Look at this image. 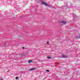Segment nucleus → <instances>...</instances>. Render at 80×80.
Listing matches in <instances>:
<instances>
[{
  "label": "nucleus",
  "instance_id": "nucleus-1",
  "mask_svg": "<svg viewBox=\"0 0 80 80\" xmlns=\"http://www.w3.org/2000/svg\"><path fill=\"white\" fill-rule=\"evenodd\" d=\"M42 5H44L45 6H47L48 7H50V5H48L47 3L45 2H42Z\"/></svg>",
  "mask_w": 80,
  "mask_h": 80
},
{
  "label": "nucleus",
  "instance_id": "nucleus-2",
  "mask_svg": "<svg viewBox=\"0 0 80 80\" xmlns=\"http://www.w3.org/2000/svg\"><path fill=\"white\" fill-rule=\"evenodd\" d=\"M68 57V56L67 55H61V58H67Z\"/></svg>",
  "mask_w": 80,
  "mask_h": 80
},
{
  "label": "nucleus",
  "instance_id": "nucleus-3",
  "mask_svg": "<svg viewBox=\"0 0 80 80\" xmlns=\"http://www.w3.org/2000/svg\"><path fill=\"white\" fill-rule=\"evenodd\" d=\"M61 22L63 24H66L67 23V22L63 20L61 21Z\"/></svg>",
  "mask_w": 80,
  "mask_h": 80
},
{
  "label": "nucleus",
  "instance_id": "nucleus-4",
  "mask_svg": "<svg viewBox=\"0 0 80 80\" xmlns=\"http://www.w3.org/2000/svg\"><path fill=\"white\" fill-rule=\"evenodd\" d=\"M35 70V68H32L28 70V71H30L31 70Z\"/></svg>",
  "mask_w": 80,
  "mask_h": 80
},
{
  "label": "nucleus",
  "instance_id": "nucleus-5",
  "mask_svg": "<svg viewBox=\"0 0 80 80\" xmlns=\"http://www.w3.org/2000/svg\"><path fill=\"white\" fill-rule=\"evenodd\" d=\"M33 62V61L31 60H29L28 61V63H31V62Z\"/></svg>",
  "mask_w": 80,
  "mask_h": 80
},
{
  "label": "nucleus",
  "instance_id": "nucleus-6",
  "mask_svg": "<svg viewBox=\"0 0 80 80\" xmlns=\"http://www.w3.org/2000/svg\"><path fill=\"white\" fill-rule=\"evenodd\" d=\"M47 58H51V57H49V56H48L47 57Z\"/></svg>",
  "mask_w": 80,
  "mask_h": 80
},
{
  "label": "nucleus",
  "instance_id": "nucleus-7",
  "mask_svg": "<svg viewBox=\"0 0 80 80\" xmlns=\"http://www.w3.org/2000/svg\"><path fill=\"white\" fill-rule=\"evenodd\" d=\"M47 44H48V45H49V42H47Z\"/></svg>",
  "mask_w": 80,
  "mask_h": 80
},
{
  "label": "nucleus",
  "instance_id": "nucleus-8",
  "mask_svg": "<svg viewBox=\"0 0 80 80\" xmlns=\"http://www.w3.org/2000/svg\"><path fill=\"white\" fill-rule=\"evenodd\" d=\"M18 77H16V80H17V79H18Z\"/></svg>",
  "mask_w": 80,
  "mask_h": 80
},
{
  "label": "nucleus",
  "instance_id": "nucleus-9",
  "mask_svg": "<svg viewBox=\"0 0 80 80\" xmlns=\"http://www.w3.org/2000/svg\"><path fill=\"white\" fill-rule=\"evenodd\" d=\"M47 72H49L48 70H46Z\"/></svg>",
  "mask_w": 80,
  "mask_h": 80
},
{
  "label": "nucleus",
  "instance_id": "nucleus-10",
  "mask_svg": "<svg viewBox=\"0 0 80 80\" xmlns=\"http://www.w3.org/2000/svg\"><path fill=\"white\" fill-rule=\"evenodd\" d=\"M22 48H23V49H24V48H25L23 47Z\"/></svg>",
  "mask_w": 80,
  "mask_h": 80
},
{
  "label": "nucleus",
  "instance_id": "nucleus-11",
  "mask_svg": "<svg viewBox=\"0 0 80 80\" xmlns=\"http://www.w3.org/2000/svg\"><path fill=\"white\" fill-rule=\"evenodd\" d=\"M0 80H3V79H1Z\"/></svg>",
  "mask_w": 80,
  "mask_h": 80
},
{
  "label": "nucleus",
  "instance_id": "nucleus-12",
  "mask_svg": "<svg viewBox=\"0 0 80 80\" xmlns=\"http://www.w3.org/2000/svg\"><path fill=\"white\" fill-rule=\"evenodd\" d=\"M5 44L6 45V43H5Z\"/></svg>",
  "mask_w": 80,
  "mask_h": 80
},
{
  "label": "nucleus",
  "instance_id": "nucleus-13",
  "mask_svg": "<svg viewBox=\"0 0 80 80\" xmlns=\"http://www.w3.org/2000/svg\"><path fill=\"white\" fill-rule=\"evenodd\" d=\"M9 72V71H8L7 72Z\"/></svg>",
  "mask_w": 80,
  "mask_h": 80
}]
</instances>
